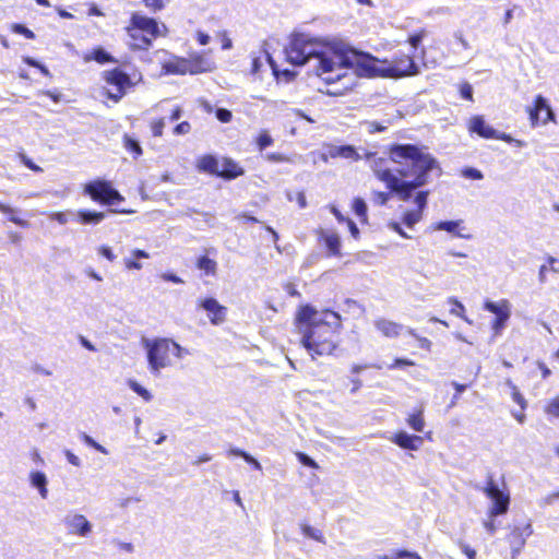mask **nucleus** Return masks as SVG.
<instances>
[{
  "mask_svg": "<svg viewBox=\"0 0 559 559\" xmlns=\"http://www.w3.org/2000/svg\"><path fill=\"white\" fill-rule=\"evenodd\" d=\"M460 95L462 98L468 100V102H473L474 98H473V87L472 85L468 83V82H464L460 85Z\"/></svg>",
  "mask_w": 559,
  "mask_h": 559,
  "instance_id": "nucleus-47",
  "label": "nucleus"
},
{
  "mask_svg": "<svg viewBox=\"0 0 559 559\" xmlns=\"http://www.w3.org/2000/svg\"><path fill=\"white\" fill-rule=\"evenodd\" d=\"M106 217L105 212L82 209L76 212V221L81 225H97Z\"/></svg>",
  "mask_w": 559,
  "mask_h": 559,
  "instance_id": "nucleus-25",
  "label": "nucleus"
},
{
  "mask_svg": "<svg viewBox=\"0 0 559 559\" xmlns=\"http://www.w3.org/2000/svg\"><path fill=\"white\" fill-rule=\"evenodd\" d=\"M124 29L129 37V48L133 51L148 50L156 38L167 33L164 24L160 26L155 19L136 12L131 14Z\"/></svg>",
  "mask_w": 559,
  "mask_h": 559,
  "instance_id": "nucleus-4",
  "label": "nucleus"
},
{
  "mask_svg": "<svg viewBox=\"0 0 559 559\" xmlns=\"http://www.w3.org/2000/svg\"><path fill=\"white\" fill-rule=\"evenodd\" d=\"M162 73L166 75H187L186 73V58L173 56L170 59L164 61L160 66Z\"/></svg>",
  "mask_w": 559,
  "mask_h": 559,
  "instance_id": "nucleus-23",
  "label": "nucleus"
},
{
  "mask_svg": "<svg viewBox=\"0 0 559 559\" xmlns=\"http://www.w3.org/2000/svg\"><path fill=\"white\" fill-rule=\"evenodd\" d=\"M243 460L250 464L254 469L257 471H261L262 469V466L261 464L259 463L258 460H255L253 456H251L248 452L246 453V455L243 456Z\"/></svg>",
  "mask_w": 559,
  "mask_h": 559,
  "instance_id": "nucleus-64",
  "label": "nucleus"
},
{
  "mask_svg": "<svg viewBox=\"0 0 559 559\" xmlns=\"http://www.w3.org/2000/svg\"><path fill=\"white\" fill-rule=\"evenodd\" d=\"M195 39L201 46H205L210 43V36L202 31L195 33Z\"/></svg>",
  "mask_w": 559,
  "mask_h": 559,
  "instance_id": "nucleus-61",
  "label": "nucleus"
},
{
  "mask_svg": "<svg viewBox=\"0 0 559 559\" xmlns=\"http://www.w3.org/2000/svg\"><path fill=\"white\" fill-rule=\"evenodd\" d=\"M374 328L382 336L386 338H396L404 331L403 324L385 318L377 319L374 321Z\"/></svg>",
  "mask_w": 559,
  "mask_h": 559,
  "instance_id": "nucleus-20",
  "label": "nucleus"
},
{
  "mask_svg": "<svg viewBox=\"0 0 559 559\" xmlns=\"http://www.w3.org/2000/svg\"><path fill=\"white\" fill-rule=\"evenodd\" d=\"M215 115H216V118L221 122H223V123H228L233 119L231 111L229 109H226V108H218V109H216Z\"/></svg>",
  "mask_w": 559,
  "mask_h": 559,
  "instance_id": "nucleus-48",
  "label": "nucleus"
},
{
  "mask_svg": "<svg viewBox=\"0 0 559 559\" xmlns=\"http://www.w3.org/2000/svg\"><path fill=\"white\" fill-rule=\"evenodd\" d=\"M83 59L85 62L95 61L99 64L117 62V60L102 47L93 48L88 53L84 56Z\"/></svg>",
  "mask_w": 559,
  "mask_h": 559,
  "instance_id": "nucleus-26",
  "label": "nucleus"
},
{
  "mask_svg": "<svg viewBox=\"0 0 559 559\" xmlns=\"http://www.w3.org/2000/svg\"><path fill=\"white\" fill-rule=\"evenodd\" d=\"M102 80L112 87L107 92V97L118 103L129 90L142 81V73L136 67H132L130 72H126L121 67H116L103 71Z\"/></svg>",
  "mask_w": 559,
  "mask_h": 559,
  "instance_id": "nucleus-8",
  "label": "nucleus"
},
{
  "mask_svg": "<svg viewBox=\"0 0 559 559\" xmlns=\"http://www.w3.org/2000/svg\"><path fill=\"white\" fill-rule=\"evenodd\" d=\"M313 58L318 60L316 73L322 76L326 83L340 80L348 71L358 76L372 74L371 64L373 61L369 53L350 49L322 48L320 45Z\"/></svg>",
  "mask_w": 559,
  "mask_h": 559,
  "instance_id": "nucleus-3",
  "label": "nucleus"
},
{
  "mask_svg": "<svg viewBox=\"0 0 559 559\" xmlns=\"http://www.w3.org/2000/svg\"><path fill=\"white\" fill-rule=\"evenodd\" d=\"M66 525L69 528V533L79 536H86L92 531L91 523L82 514H74L72 516L67 518Z\"/></svg>",
  "mask_w": 559,
  "mask_h": 559,
  "instance_id": "nucleus-22",
  "label": "nucleus"
},
{
  "mask_svg": "<svg viewBox=\"0 0 559 559\" xmlns=\"http://www.w3.org/2000/svg\"><path fill=\"white\" fill-rule=\"evenodd\" d=\"M296 456L298 459V461L305 465V466H308V467H311V468H314V469H318L319 468V465L318 463L311 459L309 455H307L306 453L304 452H297L296 453Z\"/></svg>",
  "mask_w": 559,
  "mask_h": 559,
  "instance_id": "nucleus-46",
  "label": "nucleus"
},
{
  "mask_svg": "<svg viewBox=\"0 0 559 559\" xmlns=\"http://www.w3.org/2000/svg\"><path fill=\"white\" fill-rule=\"evenodd\" d=\"M81 438H82V440H83L86 444H88V445L93 447L94 449H96L97 451H99V452H102V453H106L105 448H104L103 445H100L99 443H97L95 440H93V439H92L90 436H87L86 433H83Z\"/></svg>",
  "mask_w": 559,
  "mask_h": 559,
  "instance_id": "nucleus-53",
  "label": "nucleus"
},
{
  "mask_svg": "<svg viewBox=\"0 0 559 559\" xmlns=\"http://www.w3.org/2000/svg\"><path fill=\"white\" fill-rule=\"evenodd\" d=\"M461 221H443L439 222L435 225V229L445 230L448 233L455 234L456 236H461L457 231Z\"/></svg>",
  "mask_w": 559,
  "mask_h": 559,
  "instance_id": "nucleus-35",
  "label": "nucleus"
},
{
  "mask_svg": "<svg viewBox=\"0 0 559 559\" xmlns=\"http://www.w3.org/2000/svg\"><path fill=\"white\" fill-rule=\"evenodd\" d=\"M98 252L100 255H103L110 262L116 260V254L112 252L111 248L108 246H105V245L100 246L98 248Z\"/></svg>",
  "mask_w": 559,
  "mask_h": 559,
  "instance_id": "nucleus-51",
  "label": "nucleus"
},
{
  "mask_svg": "<svg viewBox=\"0 0 559 559\" xmlns=\"http://www.w3.org/2000/svg\"><path fill=\"white\" fill-rule=\"evenodd\" d=\"M83 195L90 198L93 202L108 206L109 213L127 214L130 213L127 210L112 209L114 205H118L124 202V197L114 188L111 181L106 179H94L87 181L82 187Z\"/></svg>",
  "mask_w": 559,
  "mask_h": 559,
  "instance_id": "nucleus-7",
  "label": "nucleus"
},
{
  "mask_svg": "<svg viewBox=\"0 0 559 559\" xmlns=\"http://www.w3.org/2000/svg\"><path fill=\"white\" fill-rule=\"evenodd\" d=\"M300 528L305 536H307L311 539H314L317 542L324 540L323 533L320 530L313 528L312 526H310L309 524H306V523L301 524Z\"/></svg>",
  "mask_w": 559,
  "mask_h": 559,
  "instance_id": "nucleus-36",
  "label": "nucleus"
},
{
  "mask_svg": "<svg viewBox=\"0 0 559 559\" xmlns=\"http://www.w3.org/2000/svg\"><path fill=\"white\" fill-rule=\"evenodd\" d=\"M372 59V74L365 75V78H404L412 76L418 73V67L415 63L414 56L400 52L394 55L391 60L384 59L380 61L376 57L371 56Z\"/></svg>",
  "mask_w": 559,
  "mask_h": 559,
  "instance_id": "nucleus-5",
  "label": "nucleus"
},
{
  "mask_svg": "<svg viewBox=\"0 0 559 559\" xmlns=\"http://www.w3.org/2000/svg\"><path fill=\"white\" fill-rule=\"evenodd\" d=\"M50 218L59 224L68 223V215L64 212H55L50 215Z\"/></svg>",
  "mask_w": 559,
  "mask_h": 559,
  "instance_id": "nucleus-62",
  "label": "nucleus"
},
{
  "mask_svg": "<svg viewBox=\"0 0 559 559\" xmlns=\"http://www.w3.org/2000/svg\"><path fill=\"white\" fill-rule=\"evenodd\" d=\"M532 533L531 525L514 526L508 535V542L512 548L513 555H518L525 545L526 537Z\"/></svg>",
  "mask_w": 559,
  "mask_h": 559,
  "instance_id": "nucleus-19",
  "label": "nucleus"
},
{
  "mask_svg": "<svg viewBox=\"0 0 559 559\" xmlns=\"http://www.w3.org/2000/svg\"><path fill=\"white\" fill-rule=\"evenodd\" d=\"M144 346L147 350L148 367L154 373L169 367L174 358L179 359L182 356L181 346L170 338L147 340Z\"/></svg>",
  "mask_w": 559,
  "mask_h": 559,
  "instance_id": "nucleus-6",
  "label": "nucleus"
},
{
  "mask_svg": "<svg viewBox=\"0 0 559 559\" xmlns=\"http://www.w3.org/2000/svg\"><path fill=\"white\" fill-rule=\"evenodd\" d=\"M190 131H191V124L188 121H182V122L178 123L173 130L175 135L188 134V133H190Z\"/></svg>",
  "mask_w": 559,
  "mask_h": 559,
  "instance_id": "nucleus-49",
  "label": "nucleus"
},
{
  "mask_svg": "<svg viewBox=\"0 0 559 559\" xmlns=\"http://www.w3.org/2000/svg\"><path fill=\"white\" fill-rule=\"evenodd\" d=\"M164 128H165V119L164 118H156L153 119L150 122V129L155 138H160L164 134Z\"/></svg>",
  "mask_w": 559,
  "mask_h": 559,
  "instance_id": "nucleus-40",
  "label": "nucleus"
},
{
  "mask_svg": "<svg viewBox=\"0 0 559 559\" xmlns=\"http://www.w3.org/2000/svg\"><path fill=\"white\" fill-rule=\"evenodd\" d=\"M388 157L399 166L396 173L401 178L413 179L402 180L388 168L377 169L374 175L405 202L409 201L415 189L428 182L429 171L438 167L436 158L415 144H392L388 147Z\"/></svg>",
  "mask_w": 559,
  "mask_h": 559,
  "instance_id": "nucleus-1",
  "label": "nucleus"
},
{
  "mask_svg": "<svg viewBox=\"0 0 559 559\" xmlns=\"http://www.w3.org/2000/svg\"><path fill=\"white\" fill-rule=\"evenodd\" d=\"M392 442L404 450H412L416 451L418 450L424 440L420 436L416 435H408L405 431H399L393 435Z\"/></svg>",
  "mask_w": 559,
  "mask_h": 559,
  "instance_id": "nucleus-21",
  "label": "nucleus"
},
{
  "mask_svg": "<svg viewBox=\"0 0 559 559\" xmlns=\"http://www.w3.org/2000/svg\"><path fill=\"white\" fill-rule=\"evenodd\" d=\"M386 130V127L378 121H371L368 123V131L370 133L383 132Z\"/></svg>",
  "mask_w": 559,
  "mask_h": 559,
  "instance_id": "nucleus-58",
  "label": "nucleus"
},
{
  "mask_svg": "<svg viewBox=\"0 0 559 559\" xmlns=\"http://www.w3.org/2000/svg\"><path fill=\"white\" fill-rule=\"evenodd\" d=\"M391 193L385 191H373L372 201L374 204L382 206L390 200Z\"/></svg>",
  "mask_w": 559,
  "mask_h": 559,
  "instance_id": "nucleus-45",
  "label": "nucleus"
},
{
  "mask_svg": "<svg viewBox=\"0 0 559 559\" xmlns=\"http://www.w3.org/2000/svg\"><path fill=\"white\" fill-rule=\"evenodd\" d=\"M186 58V73L197 75L215 70L216 66L210 51H192Z\"/></svg>",
  "mask_w": 559,
  "mask_h": 559,
  "instance_id": "nucleus-15",
  "label": "nucleus"
},
{
  "mask_svg": "<svg viewBox=\"0 0 559 559\" xmlns=\"http://www.w3.org/2000/svg\"><path fill=\"white\" fill-rule=\"evenodd\" d=\"M143 3L153 12L160 11L165 7L163 0H143Z\"/></svg>",
  "mask_w": 559,
  "mask_h": 559,
  "instance_id": "nucleus-50",
  "label": "nucleus"
},
{
  "mask_svg": "<svg viewBox=\"0 0 559 559\" xmlns=\"http://www.w3.org/2000/svg\"><path fill=\"white\" fill-rule=\"evenodd\" d=\"M544 412L551 417H559V394L549 400L545 407Z\"/></svg>",
  "mask_w": 559,
  "mask_h": 559,
  "instance_id": "nucleus-39",
  "label": "nucleus"
},
{
  "mask_svg": "<svg viewBox=\"0 0 559 559\" xmlns=\"http://www.w3.org/2000/svg\"><path fill=\"white\" fill-rule=\"evenodd\" d=\"M195 167L200 173L224 180H234L245 174L243 167L228 156L218 158L212 154H204L198 158Z\"/></svg>",
  "mask_w": 559,
  "mask_h": 559,
  "instance_id": "nucleus-9",
  "label": "nucleus"
},
{
  "mask_svg": "<svg viewBox=\"0 0 559 559\" xmlns=\"http://www.w3.org/2000/svg\"><path fill=\"white\" fill-rule=\"evenodd\" d=\"M318 242L323 246L329 255L341 257V238L335 231H329L323 228L316 230Z\"/></svg>",
  "mask_w": 559,
  "mask_h": 559,
  "instance_id": "nucleus-17",
  "label": "nucleus"
},
{
  "mask_svg": "<svg viewBox=\"0 0 559 559\" xmlns=\"http://www.w3.org/2000/svg\"><path fill=\"white\" fill-rule=\"evenodd\" d=\"M508 386L511 390V397L512 400L520 406L519 412H513V417L522 424L525 420V409L527 407V401L523 396V394L520 392L519 388L511 381H507Z\"/></svg>",
  "mask_w": 559,
  "mask_h": 559,
  "instance_id": "nucleus-24",
  "label": "nucleus"
},
{
  "mask_svg": "<svg viewBox=\"0 0 559 559\" xmlns=\"http://www.w3.org/2000/svg\"><path fill=\"white\" fill-rule=\"evenodd\" d=\"M330 211L341 224H345L349 219V217L344 216L335 205H331Z\"/></svg>",
  "mask_w": 559,
  "mask_h": 559,
  "instance_id": "nucleus-57",
  "label": "nucleus"
},
{
  "mask_svg": "<svg viewBox=\"0 0 559 559\" xmlns=\"http://www.w3.org/2000/svg\"><path fill=\"white\" fill-rule=\"evenodd\" d=\"M530 124L532 128L545 126L549 122L556 123V114L552 110L546 97L538 94L534 97L533 103L526 107Z\"/></svg>",
  "mask_w": 559,
  "mask_h": 559,
  "instance_id": "nucleus-12",
  "label": "nucleus"
},
{
  "mask_svg": "<svg viewBox=\"0 0 559 559\" xmlns=\"http://www.w3.org/2000/svg\"><path fill=\"white\" fill-rule=\"evenodd\" d=\"M320 43L305 34L293 36L285 48L286 60L294 66H304L317 53Z\"/></svg>",
  "mask_w": 559,
  "mask_h": 559,
  "instance_id": "nucleus-10",
  "label": "nucleus"
},
{
  "mask_svg": "<svg viewBox=\"0 0 559 559\" xmlns=\"http://www.w3.org/2000/svg\"><path fill=\"white\" fill-rule=\"evenodd\" d=\"M0 213L8 215V218L10 222H12L13 224H15L22 228L29 227L28 221L23 219L17 215L19 211L12 209L11 206H9L8 204H5L3 202H0Z\"/></svg>",
  "mask_w": 559,
  "mask_h": 559,
  "instance_id": "nucleus-30",
  "label": "nucleus"
},
{
  "mask_svg": "<svg viewBox=\"0 0 559 559\" xmlns=\"http://www.w3.org/2000/svg\"><path fill=\"white\" fill-rule=\"evenodd\" d=\"M64 455H66L68 462L70 464H72L73 466H80L81 465L80 459L75 454H73L70 450H66L64 451Z\"/></svg>",
  "mask_w": 559,
  "mask_h": 559,
  "instance_id": "nucleus-63",
  "label": "nucleus"
},
{
  "mask_svg": "<svg viewBox=\"0 0 559 559\" xmlns=\"http://www.w3.org/2000/svg\"><path fill=\"white\" fill-rule=\"evenodd\" d=\"M31 481L39 490L40 496L46 498L48 493L46 475L43 472H33L31 473Z\"/></svg>",
  "mask_w": 559,
  "mask_h": 559,
  "instance_id": "nucleus-31",
  "label": "nucleus"
},
{
  "mask_svg": "<svg viewBox=\"0 0 559 559\" xmlns=\"http://www.w3.org/2000/svg\"><path fill=\"white\" fill-rule=\"evenodd\" d=\"M483 308L496 316L491 322V329L495 334L501 333L511 316V305L508 299H501L498 302L485 300Z\"/></svg>",
  "mask_w": 559,
  "mask_h": 559,
  "instance_id": "nucleus-14",
  "label": "nucleus"
},
{
  "mask_svg": "<svg viewBox=\"0 0 559 559\" xmlns=\"http://www.w3.org/2000/svg\"><path fill=\"white\" fill-rule=\"evenodd\" d=\"M377 559H421V557L415 551L395 549L391 555H380Z\"/></svg>",
  "mask_w": 559,
  "mask_h": 559,
  "instance_id": "nucleus-33",
  "label": "nucleus"
},
{
  "mask_svg": "<svg viewBox=\"0 0 559 559\" xmlns=\"http://www.w3.org/2000/svg\"><path fill=\"white\" fill-rule=\"evenodd\" d=\"M406 423L413 430L423 432L426 425L424 418V409L421 407L414 409L406 418Z\"/></svg>",
  "mask_w": 559,
  "mask_h": 559,
  "instance_id": "nucleus-28",
  "label": "nucleus"
},
{
  "mask_svg": "<svg viewBox=\"0 0 559 559\" xmlns=\"http://www.w3.org/2000/svg\"><path fill=\"white\" fill-rule=\"evenodd\" d=\"M389 227L394 230L396 234H399L401 237L408 239L411 238L401 227L400 223L397 222H390Z\"/></svg>",
  "mask_w": 559,
  "mask_h": 559,
  "instance_id": "nucleus-59",
  "label": "nucleus"
},
{
  "mask_svg": "<svg viewBox=\"0 0 559 559\" xmlns=\"http://www.w3.org/2000/svg\"><path fill=\"white\" fill-rule=\"evenodd\" d=\"M198 305L209 313L210 322L218 325L226 320L227 308L222 306L215 298L207 297L200 299Z\"/></svg>",
  "mask_w": 559,
  "mask_h": 559,
  "instance_id": "nucleus-16",
  "label": "nucleus"
},
{
  "mask_svg": "<svg viewBox=\"0 0 559 559\" xmlns=\"http://www.w3.org/2000/svg\"><path fill=\"white\" fill-rule=\"evenodd\" d=\"M416 362L408 358H394L392 362L389 365L390 370L403 369L405 367H414Z\"/></svg>",
  "mask_w": 559,
  "mask_h": 559,
  "instance_id": "nucleus-44",
  "label": "nucleus"
},
{
  "mask_svg": "<svg viewBox=\"0 0 559 559\" xmlns=\"http://www.w3.org/2000/svg\"><path fill=\"white\" fill-rule=\"evenodd\" d=\"M449 301L454 306V308L451 311L459 317H463V313L465 312L463 304L455 298H450Z\"/></svg>",
  "mask_w": 559,
  "mask_h": 559,
  "instance_id": "nucleus-55",
  "label": "nucleus"
},
{
  "mask_svg": "<svg viewBox=\"0 0 559 559\" xmlns=\"http://www.w3.org/2000/svg\"><path fill=\"white\" fill-rule=\"evenodd\" d=\"M428 195H429V191H427V190L419 191L416 193L414 201L417 205V209L414 211L405 212L403 215V218H402L403 223L407 227H409V228L414 227V225L417 224L421 219L424 210L427 206Z\"/></svg>",
  "mask_w": 559,
  "mask_h": 559,
  "instance_id": "nucleus-18",
  "label": "nucleus"
},
{
  "mask_svg": "<svg viewBox=\"0 0 559 559\" xmlns=\"http://www.w3.org/2000/svg\"><path fill=\"white\" fill-rule=\"evenodd\" d=\"M428 31L426 28H419L415 33L411 34L407 38V43L414 48L417 49L421 44L423 39L427 36Z\"/></svg>",
  "mask_w": 559,
  "mask_h": 559,
  "instance_id": "nucleus-37",
  "label": "nucleus"
},
{
  "mask_svg": "<svg viewBox=\"0 0 559 559\" xmlns=\"http://www.w3.org/2000/svg\"><path fill=\"white\" fill-rule=\"evenodd\" d=\"M352 209L355 214L359 217L361 224H368V211L365 201L360 198L353 200Z\"/></svg>",
  "mask_w": 559,
  "mask_h": 559,
  "instance_id": "nucleus-34",
  "label": "nucleus"
},
{
  "mask_svg": "<svg viewBox=\"0 0 559 559\" xmlns=\"http://www.w3.org/2000/svg\"><path fill=\"white\" fill-rule=\"evenodd\" d=\"M318 311L310 305L299 306L295 316V325L302 334L301 344L312 358L334 355L343 329L341 316L324 309L322 318L317 319Z\"/></svg>",
  "mask_w": 559,
  "mask_h": 559,
  "instance_id": "nucleus-2",
  "label": "nucleus"
},
{
  "mask_svg": "<svg viewBox=\"0 0 559 559\" xmlns=\"http://www.w3.org/2000/svg\"><path fill=\"white\" fill-rule=\"evenodd\" d=\"M465 176L471 178V179H474V180H479L483 178V174L480 170L476 169V168H467L465 171H464Z\"/></svg>",
  "mask_w": 559,
  "mask_h": 559,
  "instance_id": "nucleus-60",
  "label": "nucleus"
},
{
  "mask_svg": "<svg viewBox=\"0 0 559 559\" xmlns=\"http://www.w3.org/2000/svg\"><path fill=\"white\" fill-rule=\"evenodd\" d=\"M255 144L260 151H263L264 148L273 144V139L267 133V131H261L255 139Z\"/></svg>",
  "mask_w": 559,
  "mask_h": 559,
  "instance_id": "nucleus-42",
  "label": "nucleus"
},
{
  "mask_svg": "<svg viewBox=\"0 0 559 559\" xmlns=\"http://www.w3.org/2000/svg\"><path fill=\"white\" fill-rule=\"evenodd\" d=\"M467 130L469 134H477L479 138L486 140H501L507 143H515L518 146L522 145L520 140L513 139L510 134L504 132H498L491 126L487 124L484 117L480 115H475L469 118L467 122Z\"/></svg>",
  "mask_w": 559,
  "mask_h": 559,
  "instance_id": "nucleus-13",
  "label": "nucleus"
},
{
  "mask_svg": "<svg viewBox=\"0 0 559 559\" xmlns=\"http://www.w3.org/2000/svg\"><path fill=\"white\" fill-rule=\"evenodd\" d=\"M129 386L131 388L132 391H134L136 394L143 397V400H145L146 402H150L152 400V394L150 393V391L143 388L136 381L130 380Z\"/></svg>",
  "mask_w": 559,
  "mask_h": 559,
  "instance_id": "nucleus-43",
  "label": "nucleus"
},
{
  "mask_svg": "<svg viewBox=\"0 0 559 559\" xmlns=\"http://www.w3.org/2000/svg\"><path fill=\"white\" fill-rule=\"evenodd\" d=\"M483 491L492 502L488 511L490 518L506 514L509 511L511 502L510 492L506 484H503L502 488L498 487L492 474L487 475Z\"/></svg>",
  "mask_w": 559,
  "mask_h": 559,
  "instance_id": "nucleus-11",
  "label": "nucleus"
},
{
  "mask_svg": "<svg viewBox=\"0 0 559 559\" xmlns=\"http://www.w3.org/2000/svg\"><path fill=\"white\" fill-rule=\"evenodd\" d=\"M132 257L133 258L124 259V266L127 270H141L142 264L135 259H147L150 254L142 249H135L132 251Z\"/></svg>",
  "mask_w": 559,
  "mask_h": 559,
  "instance_id": "nucleus-32",
  "label": "nucleus"
},
{
  "mask_svg": "<svg viewBox=\"0 0 559 559\" xmlns=\"http://www.w3.org/2000/svg\"><path fill=\"white\" fill-rule=\"evenodd\" d=\"M20 158L22 160V163L31 170L35 171V173H40L43 171V169L37 166L36 164L33 163L32 159H29L26 155L24 154H21L20 155Z\"/></svg>",
  "mask_w": 559,
  "mask_h": 559,
  "instance_id": "nucleus-54",
  "label": "nucleus"
},
{
  "mask_svg": "<svg viewBox=\"0 0 559 559\" xmlns=\"http://www.w3.org/2000/svg\"><path fill=\"white\" fill-rule=\"evenodd\" d=\"M265 158L272 163H286L288 162V157L282 153H269Z\"/></svg>",
  "mask_w": 559,
  "mask_h": 559,
  "instance_id": "nucleus-52",
  "label": "nucleus"
},
{
  "mask_svg": "<svg viewBox=\"0 0 559 559\" xmlns=\"http://www.w3.org/2000/svg\"><path fill=\"white\" fill-rule=\"evenodd\" d=\"M10 29L13 33L22 35L27 39H35V37H36L35 33L32 29L27 28L26 26H24L23 24H20V23H13L10 26Z\"/></svg>",
  "mask_w": 559,
  "mask_h": 559,
  "instance_id": "nucleus-41",
  "label": "nucleus"
},
{
  "mask_svg": "<svg viewBox=\"0 0 559 559\" xmlns=\"http://www.w3.org/2000/svg\"><path fill=\"white\" fill-rule=\"evenodd\" d=\"M345 224L347 225L352 237L358 240L360 238V231L354 221L349 218Z\"/></svg>",
  "mask_w": 559,
  "mask_h": 559,
  "instance_id": "nucleus-56",
  "label": "nucleus"
},
{
  "mask_svg": "<svg viewBox=\"0 0 559 559\" xmlns=\"http://www.w3.org/2000/svg\"><path fill=\"white\" fill-rule=\"evenodd\" d=\"M195 266L207 276H214L217 272V262L207 254L200 255L195 261Z\"/></svg>",
  "mask_w": 559,
  "mask_h": 559,
  "instance_id": "nucleus-27",
  "label": "nucleus"
},
{
  "mask_svg": "<svg viewBox=\"0 0 559 559\" xmlns=\"http://www.w3.org/2000/svg\"><path fill=\"white\" fill-rule=\"evenodd\" d=\"M406 333L418 342L420 348L425 349L426 352L431 350L432 342L429 338L418 335L414 329H407Z\"/></svg>",
  "mask_w": 559,
  "mask_h": 559,
  "instance_id": "nucleus-38",
  "label": "nucleus"
},
{
  "mask_svg": "<svg viewBox=\"0 0 559 559\" xmlns=\"http://www.w3.org/2000/svg\"><path fill=\"white\" fill-rule=\"evenodd\" d=\"M122 145L127 152H129L134 159H138L142 154L143 150L139 141L128 133L122 135Z\"/></svg>",
  "mask_w": 559,
  "mask_h": 559,
  "instance_id": "nucleus-29",
  "label": "nucleus"
}]
</instances>
